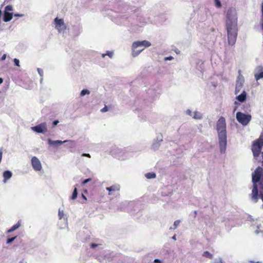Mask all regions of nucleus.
<instances>
[{
  "label": "nucleus",
  "instance_id": "obj_1",
  "mask_svg": "<svg viewBox=\"0 0 263 263\" xmlns=\"http://www.w3.org/2000/svg\"><path fill=\"white\" fill-rule=\"evenodd\" d=\"M226 27L229 44H235L237 36V19L236 12L232 9H229L227 13Z\"/></svg>",
  "mask_w": 263,
  "mask_h": 263
},
{
  "label": "nucleus",
  "instance_id": "obj_2",
  "mask_svg": "<svg viewBox=\"0 0 263 263\" xmlns=\"http://www.w3.org/2000/svg\"><path fill=\"white\" fill-rule=\"evenodd\" d=\"M216 130L218 133L220 151L221 153H224L226 152L227 144L226 121L224 117H220L217 121Z\"/></svg>",
  "mask_w": 263,
  "mask_h": 263
},
{
  "label": "nucleus",
  "instance_id": "obj_3",
  "mask_svg": "<svg viewBox=\"0 0 263 263\" xmlns=\"http://www.w3.org/2000/svg\"><path fill=\"white\" fill-rule=\"evenodd\" d=\"M151 45V43L146 40L133 43V57L138 55L145 48L149 47Z\"/></svg>",
  "mask_w": 263,
  "mask_h": 263
},
{
  "label": "nucleus",
  "instance_id": "obj_4",
  "mask_svg": "<svg viewBox=\"0 0 263 263\" xmlns=\"http://www.w3.org/2000/svg\"><path fill=\"white\" fill-rule=\"evenodd\" d=\"M252 181L253 184H257L259 183L260 188L263 185V169L260 166L257 167L252 173Z\"/></svg>",
  "mask_w": 263,
  "mask_h": 263
},
{
  "label": "nucleus",
  "instance_id": "obj_5",
  "mask_svg": "<svg viewBox=\"0 0 263 263\" xmlns=\"http://www.w3.org/2000/svg\"><path fill=\"white\" fill-rule=\"evenodd\" d=\"M262 146L263 139L262 138H259L253 142L252 151L254 157L257 158L259 156Z\"/></svg>",
  "mask_w": 263,
  "mask_h": 263
},
{
  "label": "nucleus",
  "instance_id": "obj_6",
  "mask_svg": "<svg viewBox=\"0 0 263 263\" xmlns=\"http://www.w3.org/2000/svg\"><path fill=\"white\" fill-rule=\"evenodd\" d=\"M251 119V116L249 115H246L241 112H237L236 114L237 120L243 125H247Z\"/></svg>",
  "mask_w": 263,
  "mask_h": 263
},
{
  "label": "nucleus",
  "instance_id": "obj_7",
  "mask_svg": "<svg viewBox=\"0 0 263 263\" xmlns=\"http://www.w3.org/2000/svg\"><path fill=\"white\" fill-rule=\"evenodd\" d=\"M31 129L37 133L44 134L47 131V124L45 122L42 123L38 125L32 127Z\"/></svg>",
  "mask_w": 263,
  "mask_h": 263
},
{
  "label": "nucleus",
  "instance_id": "obj_8",
  "mask_svg": "<svg viewBox=\"0 0 263 263\" xmlns=\"http://www.w3.org/2000/svg\"><path fill=\"white\" fill-rule=\"evenodd\" d=\"M55 24V28L58 30L59 32H61L66 29V26L63 19H59L56 17L54 19Z\"/></svg>",
  "mask_w": 263,
  "mask_h": 263
},
{
  "label": "nucleus",
  "instance_id": "obj_9",
  "mask_svg": "<svg viewBox=\"0 0 263 263\" xmlns=\"http://www.w3.org/2000/svg\"><path fill=\"white\" fill-rule=\"evenodd\" d=\"M259 197H260V194L259 195L258 194V185L253 184L252 193L251 194L252 200L256 202L258 201Z\"/></svg>",
  "mask_w": 263,
  "mask_h": 263
},
{
  "label": "nucleus",
  "instance_id": "obj_10",
  "mask_svg": "<svg viewBox=\"0 0 263 263\" xmlns=\"http://www.w3.org/2000/svg\"><path fill=\"white\" fill-rule=\"evenodd\" d=\"M31 164L33 169L35 171H40L42 167L40 160L36 157L34 156L31 159Z\"/></svg>",
  "mask_w": 263,
  "mask_h": 263
},
{
  "label": "nucleus",
  "instance_id": "obj_11",
  "mask_svg": "<svg viewBox=\"0 0 263 263\" xmlns=\"http://www.w3.org/2000/svg\"><path fill=\"white\" fill-rule=\"evenodd\" d=\"M67 142H72V141H68V140H65V141H62L61 140L52 141L50 139H48V144L50 145H51L55 146H58L59 145H60L63 143H66Z\"/></svg>",
  "mask_w": 263,
  "mask_h": 263
},
{
  "label": "nucleus",
  "instance_id": "obj_12",
  "mask_svg": "<svg viewBox=\"0 0 263 263\" xmlns=\"http://www.w3.org/2000/svg\"><path fill=\"white\" fill-rule=\"evenodd\" d=\"M12 13H10L9 12H4V21L5 22H8L11 20L12 18Z\"/></svg>",
  "mask_w": 263,
  "mask_h": 263
},
{
  "label": "nucleus",
  "instance_id": "obj_13",
  "mask_svg": "<svg viewBox=\"0 0 263 263\" xmlns=\"http://www.w3.org/2000/svg\"><path fill=\"white\" fill-rule=\"evenodd\" d=\"M12 173L10 171H5L3 174L4 182L5 183L8 179H9L12 177Z\"/></svg>",
  "mask_w": 263,
  "mask_h": 263
},
{
  "label": "nucleus",
  "instance_id": "obj_14",
  "mask_svg": "<svg viewBox=\"0 0 263 263\" xmlns=\"http://www.w3.org/2000/svg\"><path fill=\"white\" fill-rule=\"evenodd\" d=\"M236 99L241 102H244L246 99V92L245 91H243V92L240 95H239L236 97Z\"/></svg>",
  "mask_w": 263,
  "mask_h": 263
},
{
  "label": "nucleus",
  "instance_id": "obj_15",
  "mask_svg": "<svg viewBox=\"0 0 263 263\" xmlns=\"http://www.w3.org/2000/svg\"><path fill=\"white\" fill-rule=\"evenodd\" d=\"M120 188L119 185H114L110 187H106V190L108 191L109 192L111 191H119Z\"/></svg>",
  "mask_w": 263,
  "mask_h": 263
},
{
  "label": "nucleus",
  "instance_id": "obj_16",
  "mask_svg": "<svg viewBox=\"0 0 263 263\" xmlns=\"http://www.w3.org/2000/svg\"><path fill=\"white\" fill-rule=\"evenodd\" d=\"M242 87V84L241 83L237 82L236 87H235V94L237 95L240 90L241 89Z\"/></svg>",
  "mask_w": 263,
  "mask_h": 263
},
{
  "label": "nucleus",
  "instance_id": "obj_17",
  "mask_svg": "<svg viewBox=\"0 0 263 263\" xmlns=\"http://www.w3.org/2000/svg\"><path fill=\"white\" fill-rule=\"evenodd\" d=\"M202 256L204 257L208 258L209 259H212L213 257V255L210 253L209 251H204L203 254Z\"/></svg>",
  "mask_w": 263,
  "mask_h": 263
},
{
  "label": "nucleus",
  "instance_id": "obj_18",
  "mask_svg": "<svg viewBox=\"0 0 263 263\" xmlns=\"http://www.w3.org/2000/svg\"><path fill=\"white\" fill-rule=\"evenodd\" d=\"M145 176L147 179H153V178H155L156 177V174L153 172L147 173L145 174Z\"/></svg>",
  "mask_w": 263,
  "mask_h": 263
},
{
  "label": "nucleus",
  "instance_id": "obj_19",
  "mask_svg": "<svg viewBox=\"0 0 263 263\" xmlns=\"http://www.w3.org/2000/svg\"><path fill=\"white\" fill-rule=\"evenodd\" d=\"M90 92L89 90L88 89H83L81 92H80V96L81 97H83L85 95H89L90 94Z\"/></svg>",
  "mask_w": 263,
  "mask_h": 263
},
{
  "label": "nucleus",
  "instance_id": "obj_20",
  "mask_svg": "<svg viewBox=\"0 0 263 263\" xmlns=\"http://www.w3.org/2000/svg\"><path fill=\"white\" fill-rule=\"evenodd\" d=\"M78 192H77V189L76 187L74 188V191L73 192L72 196H71V199L74 200L77 197Z\"/></svg>",
  "mask_w": 263,
  "mask_h": 263
},
{
  "label": "nucleus",
  "instance_id": "obj_21",
  "mask_svg": "<svg viewBox=\"0 0 263 263\" xmlns=\"http://www.w3.org/2000/svg\"><path fill=\"white\" fill-rule=\"evenodd\" d=\"M255 77L256 80H258L260 79L263 78V71H261L259 73L256 74L255 75Z\"/></svg>",
  "mask_w": 263,
  "mask_h": 263
},
{
  "label": "nucleus",
  "instance_id": "obj_22",
  "mask_svg": "<svg viewBox=\"0 0 263 263\" xmlns=\"http://www.w3.org/2000/svg\"><path fill=\"white\" fill-rule=\"evenodd\" d=\"M193 118L196 119H200L202 118V115L199 112H195L194 113V116H193Z\"/></svg>",
  "mask_w": 263,
  "mask_h": 263
},
{
  "label": "nucleus",
  "instance_id": "obj_23",
  "mask_svg": "<svg viewBox=\"0 0 263 263\" xmlns=\"http://www.w3.org/2000/svg\"><path fill=\"white\" fill-rule=\"evenodd\" d=\"M21 226L20 222L18 221L16 224L14 225L12 228L11 229L13 230V231H15V230L17 229Z\"/></svg>",
  "mask_w": 263,
  "mask_h": 263
},
{
  "label": "nucleus",
  "instance_id": "obj_24",
  "mask_svg": "<svg viewBox=\"0 0 263 263\" xmlns=\"http://www.w3.org/2000/svg\"><path fill=\"white\" fill-rule=\"evenodd\" d=\"M12 10V6L11 5H8L5 7V12H9Z\"/></svg>",
  "mask_w": 263,
  "mask_h": 263
},
{
  "label": "nucleus",
  "instance_id": "obj_25",
  "mask_svg": "<svg viewBox=\"0 0 263 263\" xmlns=\"http://www.w3.org/2000/svg\"><path fill=\"white\" fill-rule=\"evenodd\" d=\"M180 221L179 220H176L174 223V229H175L177 228V227L178 226V225L180 224Z\"/></svg>",
  "mask_w": 263,
  "mask_h": 263
},
{
  "label": "nucleus",
  "instance_id": "obj_26",
  "mask_svg": "<svg viewBox=\"0 0 263 263\" xmlns=\"http://www.w3.org/2000/svg\"><path fill=\"white\" fill-rule=\"evenodd\" d=\"M64 214L63 211H61L60 209L59 210V219H61L63 217Z\"/></svg>",
  "mask_w": 263,
  "mask_h": 263
},
{
  "label": "nucleus",
  "instance_id": "obj_27",
  "mask_svg": "<svg viewBox=\"0 0 263 263\" xmlns=\"http://www.w3.org/2000/svg\"><path fill=\"white\" fill-rule=\"evenodd\" d=\"M215 6L217 7H218V8L221 7V3L219 0H215Z\"/></svg>",
  "mask_w": 263,
  "mask_h": 263
},
{
  "label": "nucleus",
  "instance_id": "obj_28",
  "mask_svg": "<svg viewBox=\"0 0 263 263\" xmlns=\"http://www.w3.org/2000/svg\"><path fill=\"white\" fill-rule=\"evenodd\" d=\"M16 238V236L8 239L7 241V243H11L15 240V239Z\"/></svg>",
  "mask_w": 263,
  "mask_h": 263
},
{
  "label": "nucleus",
  "instance_id": "obj_29",
  "mask_svg": "<svg viewBox=\"0 0 263 263\" xmlns=\"http://www.w3.org/2000/svg\"><path fill=\"white\" fill-rule=\"evenodd\" d=\"M114 53L113 52L108 51L107 53L106 54V55H107L110 58H112L113 56ZM105 54H103V57H104Z\"/></svg>",
  "mask_w": 263,
  "mask_h": 263
},
{
  "label": "nucleus",
  "instance_id": "obj_30",
  "mask_svg": "<svg viewBox=\"0 0 263 263\" xmlns=\"http://www.w3.org/2000/svg\"><path fill=\"white\" fill-rule=\"evenodd\" d=\"M14 64H15L16 66H20V61H19V60L18 59H14Z\"/></svg>",
  "mask_w": 263,
  "mask_h": 263
},
{
  "label": "nucleus",
  "instance_id": "obj_31",
  "mask_svg": "<svg viewBox=\"0 0 263 263\" xmlns=\"http://www.w3.org/2000/svg\"><path fill=\"white\" fill-rule=\"evenodd\" d=\"M37 71H38L39 74L40 75V76L43 77V70L40 68H37Z\"/></svg>",
  "mask_w": 263,
  "mask_h": 263
},
{
  "label": "nucleus",
  "instance_id": "obj_32",
  "mask_svg": "<svg viewBox=\"0 0 263 263\" xmlns=\"http://www.w3.org/2000/svg\"><path fill=\"white\" fill-rule=\"evenodd\" d=\"M91 180V178L86 179H85V180L83 181V182H82V184H85L87 183H88V182H89Z\"/></svg>",
  "mask_w": 263,
  "mask_h": 263
},
{
  "label": "nucleus",
  "instance_id": "obj_33",
  "mask_svg": "<svg viewBox=\"0 0 263 263\" xmlns=\"http://www.w3.org/2000/svg\"><path fill=\"white\" fill-rule=\"evenodd\" d=\"M108 110V108L105 105L104 106V107H103L101 110V111L102 112H106Z\"/></svg>",
  "mask_w": 263,
  "mask_h": 263
},
{
  "label": "nucleus",
  "instance_id": "obj_34",
  "mask_svg": "<svg viewBox=\"0 0 263 263\" xmlns=\"http://www.w3.org/2000/svg\"><path fill=\"white\" fill-rule=\"evenodd\" d=\"M155 263H162L161 260L159 259H155L154 261Z\"/></svg>",
  "mask_w": 263,
  "mask_h": 263
},
{
  "label": "nucleus",
  "instance_id": "obj_35",
  "mask_svg": "<svg viewBox=\"0 0 263 263\" xmlns=\"http://www.w3.org/2000/svg\"><path fill=\"white\" fill-rule=\"evenodd\" d=\"M98 246V244L96 243H91V247L92 248H95V247H97Z\"/></svg>",
  "mask_w": 263,
  "mask_h": 263
},
{
  "label": "nucleus",
  "instance_id": "obj_36",
  "mask_svg": "<svg viewBox=\"0 0 263 263\" xmlns=\"http://www.w3.org/2000/svg\"><path fill=\"white\" fill-rule=\"evenodd\" d=\"M172 59H173V58L172 57H171V56L168 57H166L165 58V60H172Z\"/></svg>",
  "mask_w": 263,
  "mask_h": 263
},
{
  "label": "nucleus",
  "instance_id": "obj_37",
  "mask_svg": "<svg viewBox=\"0 0 263 263\" xmlns=\"http://www.w3.org/2000/svg\"><path fill=\"white\" fill-rule=\"evenodd\" d=\"M82 156L87 157L88 158H90V155L89 154H83Z\"/></svg>",
  "mask_w": 263,
  "mask_h": 263
},
{
  "label": "nucleus",
  "instance_id": "obj_38",
  "mask_svg": "<svg viewBox=\"0 0 263 263\" xmlns=\"http://www.w3.org/2000/svg\"><path fill=\"white\" fill-rule=\"evenodd\" d=\"M6 56H7V55H6V54H4L2 56V58H1V60H2V61L5 60L6 59Z\"/></svg>",
  "mask_w": 263,
  "mask_h": 263
},
{
  "label": "nucleus",
  "instance_id": "obj_39",
  "mask_svg": "<svg viewBox=\"0 0 263 263\" xmlns=\"http://www.w3.org/2000/svg\"><path fill=\"white\" fill-rule=\"evenodd\" d=\"M58 123H59V121L58 120H55V121H53V124L54 126H55V125H57L58 124Z\"/></svg>",
  "mask_w": 263,
  "mask_h": 263
},
{
  "label": "nucleus",
  "instance_id": "obj_40",
  "mask_svg": "<svg viewBox=\"0 0 263 263\" xmlns=\"http://www.w3.org/2000/svg\"><path fill=\"white\" fill-rule=\"evenodd\" d=\"M186 113H187L188 115H190V116H191V115H191V114H192V111H191L190 110H186Z\"/></svg>",
  "mask_w": 263,
  "mask_h": 263
},
{
  "label": "nucleus",
  "instance_id": "obj_41",
  "mask_svg": "<svg viewBox=\"0 0 263 263\" xmlns=\"http://www.w3.org/2000/svg\"><path fill=\"white\" fill-rule=\"evenodd\" d=\"M2 158V152L1 151H0V162H1Z\"/></svg>",
  "mask_w": 263,
  "mask_h": 263
},
{
  "label": "nucleus",
  "instance_id": "obj_42",
  "mask_svg": "<svg viewBox=\"0 0 263 263\" xmlns=\"http://www.w3.org/2000/svg\"><path fill=\"white\" fill-rule=\"evenodd\" d=\"M13 232V230H12L11 228V229H9V230L7 231V233H11V232Z\"/></svg>",
  "mask_w": 263,
  "mask_h": 263
},
{
  "label": "nucleus",
  "instance_id": "obj_43",
  "mask_svg": "<svg viewBox=\"0 0 263 263\" xmlns=\"http://www.w3.org/2000/svg\"><path fill=\"white\" fill-rule=\"evenodd\" d=\"M23 15V14H15V16H22Z\"/></svg>",
  "mask_w": 263,
  "mask_h": 263
},
{
  "label": "nucleus",
  "instance_id": "obj_44",
  "mask_svg": "<svg viewBox=\"0 0 263 263\" xmlns=\"http://www.w3.org/2000/svg\"><path fill=\"white\" fill-rule=\"evenodd\" d=\"M3 82V79L2 78H0V85Z\"/></svg>",
  "mask_w": 263,
  "mask_h": 263
},
{
  "label": "nucleus",
  "instance_id": "obj_45",
  "mask_svg": "<svg viewBox=\"0 0 263 263\" xmlns=\"http://www.w3.org/2000/svg\"><path fill=\"white\" fill-rule=\"evenodd\" d=\"M172 238L174 239V240H176V236H174Z\"/></svg>",
  "mask_w": 263,
  "mask_h": 263
},
{
  "label": "nucleus",
  "instance_id": "obj_46",
  "mask_svg": "<svg viewBox=\"0 0 263 263\" xmlns=\"http://www.w3.org/2000/svg\"><path fill=\"white\" fill-rule=\"evenodd\" d=\"M82 196H83V198H85V199H86V197L83 195Z\"/></svg>",
  "mask_w": 263,
  "mask_h": 263
},
{
  "label": "nucleus",
  "instance_id": "obj_47",
  "mask_svg": "<svg viewBox=\"0 0 263 263\" xmlns=\"http://www.w3.org/2000/svg\"><path fill=\"white\" fill-rule=\"evenodd\" d=\"M261 189L262 190H263V184H262V186H261Z\"/></svg>",
  "mask_w": 263,
  "mask_h": 263
}]
</instances>
